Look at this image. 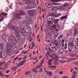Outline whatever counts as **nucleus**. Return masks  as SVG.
<instances>
[{
  "label": "nucleus",
  "instance_id": "nucleus-35",
  "mask_svg": "<svg viewBox=\"0 0 78 78\" xmlns=\"http://www.w3.org/2000/svg\"><path fill=\"white\" fill-rule=\"evenodd\" d=\"M52 28H56V25L55 24H53L51 26Z\"/></svg>",
  "mask_w": 78,
  "mask_h": 78
},
{
  "label": "nucleus",
  "instance_id": "nucleus-49",
  "mask_svg": "<svg viewBox=\"0 0 78 78\" xmlns=\"http://www.w3.org/2000/svg\"><path fill=\"white\" fill-rule=\"evenodd\" d=\"M2 72H0V75L2 77H3V74L2 73Z\"/></svg>",
  "mask_w": 78,
  "mask_h": 78
},
{
  "label": "nucleus",
  "instance_id": "nucleus-60",
  "mask_svg": "<svg viewBox=\"0 0 78 78\" xmlns=\"http://www.w3.org/2000/svg\"><path fill=\"white\" fill-rule=\"evenodd\" d=\"M37 57H36L35 58H34V61H36V60H37Z\"/></svg>",
  "mask_w": 78,
  "mask_h": 78
},
{
  "label": "nucleus",
  "instance_id": "nucleus-9",
  "mask_svg": "<svg viewBox=\"0 0 78 78\" xmlns=\"http://www.w3.org/2000/svg\"><path fill=\"white\" fill-rule=\"evenodd\" d=\"M45 32H46V34L47 36H51V34L50 33V30L49 29H47V30H44Z\"/></svg>",
  "mask_w": 78,
  "mask_h": 78
},
{
  "label": "nucleus",
  "instance_id": "nucleus-3",
  "mask_svg": "<svg viewBox=\"0 0 78 78\" xmlns=\"http://www.w3.org/2000/svg\"><path fill=\"white\" fill-rule=\"evenodd\" d=\"M23 1H25V4H28L27 8L29 9L33 8V1L32 0H23Z\"/></svg>",
  "mask_w": 78,
  "mask_h": 78
},
{
  "label": "nucleus",
  "instance_id": "nucleus-31",
  "mask_svg": "<svg viewBox=\"0 0 78 78\" xmlns=\"http://www.w3.org/2000/svg\"><path fill=\"white\" fill-rule=\"evenodd\" d=\"M5 62H0V66H2V65H4V64H5Z\"/></svg>",
  "mask_w": 78,
  "mask_h": 78
},
{
  "label": "nucleus",
  "instance_id": "nucleus-47",
  "mask_svg": "<svg viewBox=\"0 0 78 78\" xmlns=\"http://www.w3.org/2000/svg\"><path fill=\"white\" fill-rule=\"evenodd\" d=\"M44 60H43L41 63H40V65H41H41L43 64V62H44Z\"/></svg>",
  "mask_w": 78,
  "mask_h": 78
},
{
  "label": "nucleus",
  "instance_id": "nucleus-29",
  "mask_svg": "<svg viewBox=\"0 0 78 78\" xmlns=\"http://www.w3.org/2000/svg\"><path fill=\"white\" fill-rule=\"evenodd\" d=\"M53 63L54 65H58V62H56V61L53 62Z\"/></svg>",
  "mask_w": 78,
  "mask_h": 78
},
{
  "label": "nucleus",
  "instance_id": "nucleus-28",
  "mask_svg": "<svg viewBox=\"0 0 78 78\" xmlns=\"http://www.w3.org/2000/svg\"><path fill=\"white\" fill-rule=\"evenodd\" d=\"M73 64H74V65H77L78 66V61L73 62Z\"/></svg>",
  "mask_w": 78,
  "mask_h": 78
},
{
  "label": "nucleus",
  "instance_id": "nucleus-59",
  "mask_svg": "<svg viewBox=\"0 0 78 78\" xmlns=\"http://www.w3.org/2000/svg\"><path fill=\"white\" fill-rule=\"evenodd\" d=\"M22 57H19L18 58V61H20L21 59H22Z\"/></svg>",
  "mask_w": 78,
  "mask_h": 78
},
{
  "label": "nucleus",
  "instance_id": "nucleus-54",
  "mask_svg": "<svg viewBox=\"0 0 78 78\" xmlns=\"http://www.w3.org/2000/svg\"><path fill=\"white\" fill-rule=\"evenodd\" d=\"M61 44H58L57 45V47H58V48H60V47H61Z\"/></svg>",
  "mask_w": 78,
  "mask_h": 78
},
{
  "label": "nucleus",
  "instance_id": "nucleus-6",
  "mask_svg": "<svg viewBox=\"0 0 78 78\" xmlns=\"http://www.w3.org/2000/svg\"><path fill=\"white\" fill-rule=\"evenodd\" d=\"M2 38L4 39L5 41L6 42H9V38L7 36L6 34H4L2 36Z\"/></svg>",
  "mask_w": 78,
  "mask_h": 78
},
{
  "label": "nucleus",
  "instance_id": "nucleus-64",
  "mask_svg": "<svg viewBox=\"0 0 78 78\" xmlns=\"http://www.w3.org/2000/svg\"><path fill=\"white\" fill-rule=\"evenodd\" d=\"M51 60H52L51 59L49 60H48L49 61V62H48L51 63Z\"/></svg>",
  "mask_w": 78,
  "mask_h": 78
},
{
  "label": "nucleus",
  "instance_id": "nucleus-63",
  "mask_svg": "<svg viewBox=\"0 0 78 78\" xmlns=\"http://www.w3.org/2000/svg\"><path fill=\"white\" fill-rule=\"evenodd\" d=\"M48 50H49V51H50L51 52H52V51H51V49L50 48H48Z\"/></svg>",
  "mask_w": 78,
  "mask_h": 78
},
{
  "label": "nucleus",
  "instance_id": "nucleus-32",
  "mask_svg": "<svg viewBox=\"0 0 78 78\" xmlns=\"http://www.w3.org/2000/svg\"><path fill=\"white\" fill-rule=\"evenodd\" d=\"M72 75H75L76 76V71H74L72 73Z\"/></svg>",
  "mask_w": 78,
  "mask_h": 78
},
{
  "label": "nucleus",
  "instance_id": "nucleus-20",
  "mask_svg": "<svg viewBox=\"0 0 78 78\" xmlns=\"http://www.w3.org/2000/svg\"><path fill=\"white\" fill-rule=\"evenodd\" d=\"M57 45V44H55L54 43H51L50 44V46H52V48H55L56 47V46Z\"/></svg>",
  "mask_w": 78,
  "mask_h": 78
},
{
  "label": "nucleus",
  "instance_id": "nucleus-16",
  "mask_svg": "<svg viewBox=\"0 0 78 78\" xmlns=\"http://www.w3.org/2000/svg\"><path fill=\"white\" fill-rule=\"evenodd\" d=\"M14 16L17 19H20V15L19 13L18 14H17V13H15L14 14Z\"/></svg>",
  "mask_w": 78,
  "mask_h": 78
},
{
  "label": "nucleus",
  "instance_id": "nucleus-48",
  "mask_svg": "<svg viewBox=\"0 0 78 78\" xmlns=\"http://www.w3.org/2000/svg\"><path fill=\"white\" fill-rule=\"evenodd\" d=\"M48 23H49V24H50V25H51L52 24V23H51V22L50 21H49L48 22Z\"/></svg>",
  "mask_w": 78,
  "mask_h": 78
},
{
  "label": "nucleus",
  "instance_id": "nucleus-11",
  "mask_svg": "<svg viewBox=\"0 0 78 78\" xmlns=\"http://www.w3.org/2000/svg\"><path fill=\"white\" fill-rule=\"evenodd\" d=\"M45 5L47 8H52L51 9L52 10H53V8H54V7L52 5H51V4H47L46 3L45 4Z\"/></svg>",
  "mask_w": 78,
  "mask_h": 78
},
{
  "label": "nucleus",
  "instance_id": "nucleus-26",
  "mask_svg": "<svg viewBox=\"0 0 78 78\" xmlns=\"http://www.w3.org/2000/svg\"><path fill=\"white\" fill-rule=\"evenodd\" d=\"M16 69V67L13 66L11 68V69L12 70H13V71H15Z\"/></svg>",
  "mask_w": 78,
  "mask_h": 78
},
{
  "label": "nucleus",
  "instance_id": "nucleus-30",
  "mask_svg": "<svg viewBox=\"0 0 78 78\" xmlns=\"http://www.w3.org/2000/svg\"><path fill=\"white\" fill-rule=\"evenodd\" d=\"M62 37V35H61L59 36H58V39H61Z\"/></svg>",
  "mask_w": 78,
  "mask_h": 78
},
{
  "label": "nucleus",
  "instance_id": "nucleus-46",
  "mask_svg": "<svg viewBox=\"0 0 78 78\" xmlns=\"http://www.w3.org/2000/svg\"><path fill=\"white\" fill-rule=\"evenodd\" d=\"M43 70V69L42 68H41L38 71L39 72H42Z\"/></svg>",
  "mask_w": 78,
  "mask_h": 78
},
{
  "label": "nucleus",
  "instance_id": "nucleus-2",
  "mask_svg": "<svg viewBox=\"0 0 78 78\" xmlns=\"http://www.w3.org/2000/svg\"><path fill=\"white\" fill-rule=\"evenodd\" d=\"M69 42L71 43H70L69 44V51H72V48H73V47L74 46V44L72 43L74 42V39L73 38H71L69 39Z\"/></svg>",
  "mask_w": 78,
  "mask_h": 78
},
{
  "label": "nucleus",
  "instance_id": "nucleus-23",
  "mask_svg": "<svg viewBox=\"0 0 78 78\" xmlns=\"http://www.w3.org/2000/svg\"><path fill=\"white\" fill-rule=\"evenodd\" d=\"M57 51V50L56 49V48H53L52 49V51L53 52H56Z\"/></svg>",
  "mask_w": 78,
  "mask_h": 78
},
{
  "label": "nucleus",
  "instance_id": "nucleus-52",
  "mask_svg": "<svg viewBox=\"0 0 78 78\" xmlns=\"http://www.w3.org/2000/svg\"><path fill=\"white\" fill-rule=\"evenodd\" d=\"M1 17L2 18L0 19V22H1V21H3V20L4 19L3 18V17Z\"/></svg>",
  "mask_w": 78,
  "mask_h": 78
},
{
  "label": "nucleus",
  "instance_id": "nucleus-33",
  "mask_svg": "<svg viewBox=\"0 0 78 78\" xmlns=\"http://www.w3.org/2000/svg\"><path fill=\"white\" fill-rule=\"evenodd\" d=\"M78 33V31L76 30V29H75V30L74 35H76Z\"/></svg>",
  "mask_w": 78,
  "mask_h": 78
},
{
  "label": "nucleus",
  "instance_id": "nucleus-57",
  "mask_svg": "<svg viewBox=\"0 0 78 78\" xmlns=\"http://www.w3.org/2000/svg\"><path fill=\"white\" fill-rule=\"evenodd\" d=\"M56 67V66H48V67H49V68H50V67L53 68V67Z\"/></svg>",
  "mask_w": 78,
  "mask_h": 78
},
{
  "label": "nucleus",
  "instance_id": "nucleus-8",
  "mask_svg": "<svg viewBox=\"0 0 78 78\" xmlns=\"http://www.w3.org/2000/svg\"><path fill=\"white\" fill-rule=\"evenodd\" d=\"M7 52L9 55H11L12 54V52L10 50V47L9 46V45L7 46Z\"/></svg>",
  "mask_w": 78,
  "mask_h": 78
},
{
  "label": "nucleus",
  "instance_id": "nucleus-15",
  "mask_svg": "<svg viewBox=\"0 0 78 78\" xmlns=\"http://www.w3.org/2000/svg\"><path fill=\"white\" fill-rule=\"evenodd\" d=\"M24 64H25V63L21 61V62L18 64L17 67H20V66H23Z\"/></svg>",
  "mask_w": 78,
  "mask_h": 78
},
{
  "label": "nucleus",
  "instance_id": "nucleus-10",
  "mask_svg": "<svg viewBox=\"0 0 78 78\" xmlns=\"http://www.w3.org/2000/svg\"><path fill=\"white\" fill-rule=\"evenodd\" d=\"M7 56V54H6V53H5L2 55V53H0V58H2L4 59V58H6V57Z\"/></svg>",
  "mask_w": 78,
  "mask_h": 78
},
{
  "label": "nucleus",
  "instance_id": "nucleus-13",
  "mask_svg": "<svg viewBox=\"0 0 78 78\" xmlns=\"http://www.w3.org/2000/svg\"><path fill=\"white\" fill-rule=\"evenodd\" d=\"M8 14L6 13H1L0 15V17H5L6 16H7Z\"/></svg>",
  "mask_w": 78,
  "mask_h": 78
},
{
  "label": "nucleus",
  "instance_id": "nucleus-18",
  "mask_svg": "<svg viewBox=\"0 0 78 78\" xmlns=\"http://www.w3.org/2000/svg\"><path fill=\"white\" fill-rule=\"evenodd\" d=\"M47 73L50 76H53V74H52V72H47Z\"/></svg>",
  "mask_w": 78,
  "mask_h": 78
},
{
  "label": "nucleus",
  "instance_id": "nucleus-61",
  "mask_svg": "<svg viewBox=\"0 0 78 78\" xmlns=\"http://www.w3.org/2000/svg\"><path fill=\"white\" fill-rule=\"evenodd\" d=\"M50 51H47V54L48 55V54H50Z\"/></svg>",
  "mask_w": 78,
  "mask_h": 78
},
{
  "label": "nucleus",
  "instance_id": "nucleus-17",
  "mask_svg": "<svg viewBox=\"0 0 78 78\" xmlns=\"http://www.w3.org/2000/svg\"><path fill=\"white\" fill-rule=\"evenodd\" d=\"M64 51V48H61L59 50V53H60V54H62Z\"/></svg>",
  "mask_w": 78,
  "mask_h": 78
},
{
  "label": "nucleus",
  "instance_id": "nucleus-51",
  "mask_svg": "<svg viewBox=\"0 0 78 78\" xmlns=\"http://www.w3.org/2000/svg\"><path fill=\"white\" fill-rule=\"evenodd\" d=\"M48 65L49 66H52V64L51 63H49V62H48Z\"/></svg>",
  "mask_w": 78,
  "mask_h": 78
},
{
  "label": "nucleus",
  "instance_id": "nucleus-34",
  "mask_svg": "<svg viewBox=\"0 0 78 78\" xmlns=\"http://www.w3.org/2000/svg\"><path fill=\"white\" fill-rule=\"evenodd\" d=\"M59 19L55 20H54V23H58V21H59Z\"/></svg>",
  "mask_w": 78,
  "mask_h": 78
},
{
  "label": "nucleus",
  "instance_id": "nucleus-43",
  "mask_svg": "<svg viewBox=\"0 0 78 78\" xmlns=\"http://www.w3.org/2000/svg\"><path fill=\"white\" fill-rule=\"evenodd\" d=\"M76 76L75 75H72L71 78H76Z\"/></svg>",
  "mask_w": 78,
  "mask_h": 78
},
{
  "label": "nucleus",
  "instance_id": "nucleus-40",
  "mask_svg": "<svg viewBox=\"0 0 78 78\" xmlns=\"http://www.w3.org/2000/svg\"><path fill=\"white\" fill-rule=\"evenodd\" d=\"M75 48L76 49V50H78V45H76L75 46Z\"/></svg>",
  "mask_w": 78,
  "mask_h": 78
},
{
  "label": "nucleus",
  "instance_id": "nucleus-58",
  "mask_svg": "<svg viewBox=\"0 0 78 78\" xmlns=\"http://www.w3.org/2000/svg\"><path fill=\"white\" fill-rule=\"evenodd\" d=\"M52 3L53 5H58L57 4H56V3H55L54 2H53Z\"/></svg>",
  "mask_w": 78,
  "mask_h": 78
},
{
  "label": "nucleus",
  "instance_id": "nucleus-25",
  "mask_svg": "<svg viewBox=\"0 0 78 78\" xmlns=\"http://www.w3.org/2000/svg\"><path fill=\"white\" fill-rule=\"evenodd\" d=\"M30 71H27L25 73V75H28V74H30Z\"/></svg>",
  "mask_w": 78,
  "mask_h": 78
},
{
  "label": "nucleus",
  "instance_id": "nucleus-22",
  "mask_svg": "<svg viewBox=\"0 0 78 78\" xmlns=\"http://www.w3.org/2000/svg\"><path fill=\"white\" fill-rule=\"evenodd\" d=\"M67 15H66L65 16H62L60 18V20H62V19H67Z\"/></svg>",
  "mask_w": 78,
  "mask_h": 78
},
{
  "label": "nucleus",
  "instance_id": "nucleus-7",
  "mask_svg": "<svg viewBox=\"0 0 78 78\" xmlns=\"http://www.w3.org/2000/svg\"><path fill=\"white\" fill-rule=\"evenodd\" d=\"M27 12L30 16H34L35 14L34 10H32L27 11Z\"/></svg>",
  "mask_w": 78,
  "mask_h": 78
},
{
  "label": "nucleus",
  "instance_id": "nucleus-44",
  "mask_svg": "<svg viewBox=\"0 0 78 78\" xmlns=\"http://www.w3.org/2000/svg\"><path fill=\"white\" fill-rule=\"evenodd\" d=\"M60 58H62V59H64V58H66L65 56H60Z\"/></svg>",
  "mask_w": 78,
  "mask_h": 78
},
{
  "label": "nucleus",
  "instance_id": "nucleus-42",
  "mask_svg": "<svg viewBox=\"0 0 78 78\" xmlns=\"http://www.w3.org/2000/svg\"><path fill=\"white\" fill-rule=\"evenodd\" d=\"M74 70H78V67H74Z\"/></svg>",
  "mask_w": 78,
  "mask_h": 78
},
{
  "label": "nucleus",
  "instance_id": "nucleus-62",
  "mask_svg": "<svg viewBox=\"0 0 78 78\" xmlns=\"http://www.w3.org/2000/svg\"><path fill=\"white\" fill-rule=\"evenodd\" d=\"M41 8H40V10L39 11V13L40 14L41 13Z\"/></svg>",
  "mask_w": 78,
  "mask_h": 78
},
{
  "label": "nucleus",
  "instance_id": "nucleus-50",
  "mask_svg": "<svg viewBox=\"0 0 78 78\" xmlns=\"http://www.w3.org/2000/svg\"><path fill=\"white\" fill-rule=\"evenodd\" d=\"M65 49H66L67 48V43H66L64 47Z\"/></svg>",
  "mask_w": 78,
  "mask_h": 78
},
{
  "label": "nucleus",
  "instance_id": "nucleus-5",
  "mask_svg": "<svg viewBox=\"0 0 78 78\" xmlns=\"http://www.w3.org/2000/svg\"><path fill=\"white\" fill-rule=\"evenodd\" d=\"M30 27H28L27 29H24V28L21 27L19 29V30L20 32H22V33H29L30 31Z\"/></svg>",
  "mask_w": 78,
  "mask_h": 78
},
{
  "label": "nucleus",
  "instance_id": "nucleus-55",
  "mask_svg": "<svg viewBox=\"0 0 78 78\" xmlns=\"http://www.w3.org/2000/svg\"><path fill=\"white\" fill-rule=\"evenodd\" d=\"M9 64L6 63L5 64V66L6 67V66H9Z\"/></svg>",
  "mask_w": 78,
  "mask_h": 78
},
{
  "label": "nucleus",
  "instance_id": "nucleus-14",
  "mask_svg": "<svg viewBox=\"0 0 78 78\" xmlns=\"http://www.w3.org/2000/svg\"><path fill=\"white\" fill-rule=\"evenodd\" d=\"M12 28L13 30H14V31H16V32H17L18 31L19 29H18V27H12Z\"/></svg>",
  "mask_w": 78,
  "mask_h": 78
},
{
  "label": "nucleus",
  "instance_id": "nucleus-39",
  "mask_svg": "<svg viewBox=\"0 0 78 78\" xmlns=\"http://www.w3.org/2000/svg\"><path fill=\"white\" fill-rule=\"evenodd\" d=\"M41 65H39V66H37L36 67V69H39V68H40V67H41Z\"/></svg>",
  "mask_w": 78,
  "mask_h": 78
},
{
  "label": "nucleus",
  "instance_id": "nucleus-37",
  "mask_svg": "<svg viewBox=\"0 0 78 78\" xmlns=\"http://www.w3.org/2000/svg\"><path fill=\"white\" fill-rule=\"evenodd\" d=\"M0 48H1V49H2L3 48V47L2 46V44L1 43H0Z\"/></svg>",
  "mask_w": 78,
  "mask_h": 78
},
{
  "label": "nucleus",
  "instance_id": "nucleus-41",
  "mask_svg": "<svg viewBox=\"0 0 78 78\" xmlns=\"http://www.w3.org/2000/svg\"><path fill=\"white\" fill-rule=\"evenodd\" d=\"M32 47H35V45H34V42H32Z\"/></svg>",
  "mask_w": 78,
  "mask_h": 78
},
{
  "label": "nucleus",
  "instance_id": "nucleus-1",
  "mask_svg": "<svg viewBox=\"0 0 78 78\" xmlns=\"http://www.w3.org/2000/svg\"><path fill=\"white\" fill-rule=\"evenodd\" d=\"M19 32L18 31L15 32V34L16 36V37L17 38V40L20 41V40H23V38L24 36V32Z\"/></svg>",
  "mask_w": 78,
  "mask_h": 78
},
{
  "label": "nucleus",
  "instance_id": "nucleus-45",
  "mask_svg": "<svg viewBox=\"0 0 78 78\" xmlns=\"http://www.w3.org/2000/svg\"><path fill=\"white\" fill-rule=\"evenodd\" d=\"M66 62V61H61L59 62L61 63H65Z\"/></svg>",
  "mask_w": 78,
  "mask_h": 78
},
{
  "label": "nucleus",
  "instance_id": "nucleus-12",
  "mask_svg": "<svg viewBox=\"0 0 78 78\" xmlns=\"http://www.w3.org/2000/svg\"><path fill=\"white\" fill-rule=\"evenodd\" d=\"M52 58L55 61H58V57L56 56V55L55 54H54L52 55Z\"/></svg>",
  "mask_w": 78,
  "mask_h": 78
},
{
  "label": "nucleus",
  "instance_id": "nucleus-36",
  "mask_svg": "<svg viewBox=\"0 0 78 78\" xmlns=\"http://www.w3.org/2000/svg\"><path fill=\"white\" fill-rule=\"evenodd\" d=\"M63 73H64V72H63V71H59L58 72V73L60 75H62V74H63Z\"/></svg>",
  "mask_w": 78,
  "mask_h": 78
},
{
  "label": "nucleus",
  "instance_id": "nucleus-24",
  "mask_svg": "<svg viewBox=\"0 0 78 78\" xmlns=\"http://www.w3.org/2000/svg\"><path fill=\"white\" fill-rule=\"evenodd\" d=\"M27 22V20H24L23 21V22H20V24H21V25H23V23H25Z\"/></svg>",
  "mask_w": 78,
  "mask_h": 78
},
{
  "label": "nucleus",
  "instance_id": "nucleus-56",
  "mask_svg": "<svg viewBox=\"0 0 78 78\" xmlns=\"http://www.w3.org/2000/svg\"><path fill=\"white\" fill-rule=\"evenodd\" d=\"M50 16L48 15L47 17V19H48H48H49V20L50 19Z\"/></svg>",
  "mask_w": 78,
  "mask_h": 78
},
{
  "label": "nucleus",
  "instance_id": "nucleus-38",
  "mask_svg": "<svg viewBox=\"0 0 78 78\" xmlns=\"http://www.w3.org/2000/svg\"><path fill=\"white\" fill-rule=\"evenodd\" d=\"M28 53V51H23L22 52V54H26V53Z\"/></svg>",
  "mask_w": 78,
  "mask_h": 78
},
{
  "label": "nucleus",
  "instance_id": "nucleus-19",
  "mask_svg": "<svg viewBox=\"0 0 78 78\" xmlns=\"http://www.w3.org/2000/svg\"><path fill=\"white\" fill-rule=\"evenodd\" d=\"M53 43L55 44H56V45H57L58 43V42L57 40H53L52 41V42L51 43V44H53Z\"/></svg>",
  "mask_w": 78,
  "mask_h": 78
},
{
  "label": "nucleus",
  "instance_id": "nucleus-4",
  "mask_svg": "<svg viewBox=\"0 0 78 78\" xmlns=\"http://www.w3.org/2000/svg\"><path fill=\"white\" fill-rule=\"evenodd\" d=\"M10 40L11 42L13 44H17V41H19V40H17V38L16 37H14L12 35L10 37Z\"/></svg>",
  "mask_w": 78,
  "mask_h": 78
},
{
  "label": "nucleus",
  "instance_id": "nucleus-27",
  "mask_svg": "<svg viewBox=\"0 0 78 78\" xmlns=\"http://www.w3.org/2000/svg\"><path fill=\"white\" fill-rule=\"evenodd\" d=\"M35 69H36V68H34L32 69V70H33L34 72H37V70Z\"/></svg>",
  "mask_w": 78,
  "mask_h": 78
},
{
  "label": "nucleus",
  "instance_id": "nucleus-53",
  "mask_svg": "<svg viewBox=\"0 0 78 78\" xmlns=\"http://www.w3.org/2000/svg\"><path fill=\"white\" fill-rule=\"evenodd\" d=\"M9 74L8 75H7L6 74H5L4 75V76H5V77H6V78H8V77H9L8 76H9Z\"/></svg>",
  "mask_w": 78,
  "mask_h": 78
},
{
  "label": "nucleus",
  "instance_id": "nucleus-21",
  "mask_svg": "<svg viewBox=\"0 0 78 78\" xmlns=\"http://www.w3.org/2000/svg\"><path fill=\"white\" fill-rule=\"evenodd\" d=\"M19 14L20 16H23V15H25V12H23V11H21L20 12Z\"/></svg>",
  "mask_w": 78,
  "mask_h": 78
}]
</instances>
